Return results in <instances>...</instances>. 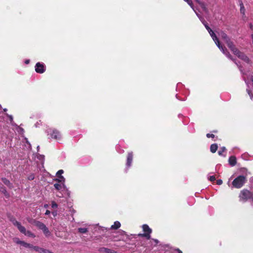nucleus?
Segmentation results:
<instances>
[{
	"instance_id": "41",
	"label": "nucleus",
	"mask_w": 253,
	"mask_h": 253,
	"mask_svg": "<svg viewBox=\"0 0 253 253\" xmlns=\"http://www.w3.org/2000/svg\"><path fill=\"white\" fill-rule=\"evenodd\" d=\"M50 213V211L48 210H46L45 212V215H49Z\"/></svg>"
},
{
	"instance_id": "37",
	"label": "nucleus",
	"mask_w": 253,
	"mask_h": 253,
	"mask_svg": "<svg viewBox=\"0 0 253 253\" xmlns=\"http://www.w3.org/2000/svg\"><path fill=\"white\" fill-rule=\"evenodd\" d=\"M2 192L6 196H8V193L7 192L6 190L5 189H3L2 191Z\"/></svg>"
},
{
	"instance_id": "50",
	"label": "nucleus",
	"mask_w": 253,
	"mask_h": 253,
	"mask_svg": "<svg viewBox=\"0 0 253 253\" xmlns=\"http://www.w3.org/2000/svg\"><path fill=\"white\" fill-rule=\"evenodd\" d=\"M19 129L22 131V132L24 131L23 129L22 128H19Z\"/></svg>"
},
{
	"instance_id": "54",
	"label": "nucleus",
	"mask_w": 253,
	"mask_h": 253,
	"mask_svg": "<svg viewBox=\"0 0 253 253\" xmlns=\"http://www.w3.org/2000/svg\"><path fill=\"white\" fill-rule=\"evenodd\" d=\"M252 197V201H253V195H252V197Z\"/></svg>"
},
{
	"instance_id": "31",
	"label": "nucleus",
	"mask_w": 253,
	"mask_h": 253,
	"mask_svg": "<svg viewBox=\"0 0 253 253\" xmlns=\"http://www.w3.org/2000/svg\"><path fill=\"white\" fill-rule=\"evenodd\" d=\"M34 178H35V176H34V174L33 173L30 174L28 177V179L29 180H32L34 179Z\"/></svg>"
},
{
	"instance_id": "16",
	"label": "nucleus",
	"mask_w": 253,
	"mask_h": 253,
	"mask_svg": "<svg viewBox=\"0 0 253 253\" xmlns=\"http://www.w3.org/2000/svg\"><path fill=\"white\" fill-rule=\"evenodd\" d=\"M217 148H218V146H217V144L214 143V144H211L210 147L211 152L212 153H215L216 151Z\"/></svg>"
},
{
	"instance_id": "52",
	"label": "nucleus",
	"mask_w": 253,
	"mask_h": 253,
	"mask_svg": "<svg viewBox=\"0 0 253 253\" xmlns=\"http://www.w3.org/2000/svg\"><path fill=\"white\" fill-rule=\"evenodd\" d=\"M176 98H177L178 99L180 100V99L178 97L177 95H176Z\"/></svg>"
},
{
	"instance_id": "56",
	"label": "nucleus",
	"mask_w": 253,
	"mask_h": 253,
	"mask_svg": "<svg viewBox=\"0 0 253 253\" xmlns=\"http://www.w3.org/2000/svg\"><path fill=\"white\" fill-rule=\"evenodd\" d=\"M252 27H253V26L251 25V28H252Z\"/></svg>"
},
{
	"instance_id": "46",
	"label": "nucleus",
	"mask_w": 253,
	"mask_h": 253,
	"mask_svg": "<svg viewBox=\"0 0 253 253\" xmlns=\"http://www.w3.org/2000/svg\"><path fill=\"white\" fill-rule=\"evenodd\" d=\"M43 207H44V208L46 209V208H47L48 207V205L45 204V205H44Z\"/></svg>"
},
{
	"instance_id": "23",
	"label": "nucleus",
	"mask_w": 253,
	"mask_h": 253,
	"mask_svg": "<svg viewBox=\"0 0 253 253\" xmlns=\"http://www.w3.org/2000/svg\"><path fill=\"white\" fill-rule=\"evenodd\" d=\"M78 231L81 233H86L88 231V230L86 228H79Z\"/></svg>"
},
{
	"instance_id": "11",
	"label": "nucleus",
	"mask_w": 253,
	"mask_h": 253,
	"mask_svg": "<svg viewBox=\"0 0 253 253\" xmlns=\"http://www.w3.org/2000/svg\"><path fill=\"white\" fill-rule=\"evenodd\" d=\"M35 225L42 230L46 226L44 224L39 221H35Z\"/></svg>"
},
{
	"instance_id": "19",
	"label": "nucleus",
	"mask_w": 253,
	"mask_h": 253,
	"mask_svg": "<svg viewBox=\"0 0 253 253\" xmlns=\"http://www.w3.org/2000/svg\"><path fill=\"white\" fill-rule=\"evenodd\" d=\"M43 234L46 237H48L50 235V232L49 231L48 228L45 226L42 230Z\"/></svg>"
},
{
	"instance_id": "44",
	"label": "nucleus",
	"mask_w": 253,
	"mask_h": 253,
	"mask_svg": "<svg viewBox=\"0 0 253 253\" xmlns=\"http://www.w3.org/2000/svg\"><path fill=\"white\" fill-rule=\"evenodd\" d=\"M153 240L155 242L156 244H157L159 243V241L157 239H153Z\"/></svg>"
},
{
	"instance_id": "32",
	"label": "nucleus",
	"mask_w": 253,
	"mask_h": 253,
	"mask_svg": "<svg viewBox=\"0 0 253 253\" xmlns=\"http://www.w3.org/2000/svg\"><path fill=\"white\" fill-rule=\"evenodd\" d=\"M208 179L211 181H214L215 180V177L214 175L210 176L208 177Z\"/></svg>"
},
{
	"instance_id": "43",
	"label": "nucleus",
	"mask_w": 253,
	"mask_h": 253,
	"mask_svg": "<svg viewBox=\"0 0 253 253\" xmlns=\"http://www.w3.org/2000/svg\"><path fill=\"white\" fill-rule=\"evenodd\" d=\"M29 62H30V60H29V59L26 60L25 61V63L26 64H29Z\"/></svg>"
},
{
	"instance_id": "2",
	"label": "nucleus",
	"mask_w": 253,
	"mask_h": 253,
	"mask_svg": "<svg viewBox=\"0 0 253 253\" xmlns=\"http://www.w3.org/2000/svg\"><path fill=\"white\" fill-rule=\"evenodd\" d=\"M228 47L238 58L243 60L247 63H250V60L249 58L243 52L239 50L233 44V42L228 43Z\"/></svg>"
},
{
	"instance_id": "45",
	"label": "nucleus",
	"mask_w": 253,
	"mask_h": 253,
	"mask_svg": "<svg viewBox=\"0 0 253 253\" xmlns=\"http://www.w3.org/2000/svg\"><path fill=\"white\" fill-rule=\"evenodd\" d=\"M176 251H177L178 253H182V252L178 249H177Z\"/></svg>"
},
{
	"instance_id": "30",
	"label": "nucleus",
	"mask_w": 253,
	"mask_h": 253,
	"mask_svg": "<svg viewBox=\"0 0 253 253\" xmlns=\"http://www.w3.org/2000/svg\"><path fill=\"white\" fill-rule=\"evenodd\" d=\"M194 11L195 12L196 15L198 17V18H199V19L201 21H202V19H203V17H202L197 11L195 9V10H194Z\"/></svg>"
},
{
	"instance_id": "14",
	"label": "nucleus",
	"mask_w": 253,
	"mask_h": 253,
	"mask_svg": "<svg viewBox=\"0 0 253 253\" xmlns=\"http://www.w3.org/2000/svg\"><path fill=\"white\" fill-rule=\"evenodd\" d=\"M33 250L36 251V252H38L40 253H46V250L40 248L38 246H33L32 248Z\"/></svg>"
},
{
	"instance_id": "53",
	"label": "nucleus",
	"mask_w": 253,
	"mask_h": 253,
	"mask_svg": "<svg viewBox=\"0 0 253 253\" xmlns=\"http://www.w3.org/2000/svg\"><path fill=\"white\" fill-rule=\"evenodd\" d=\"M39 148H40V146H37V149H38V151L39 150Z\"/></svg>"
},
{
	"instance_id": "38",
	"label": "nucleus",
	"mask_w": 253,
	"mask_h": 253,
	"mask_svg": "<svg viewBox=\"0 0 253 253\" xmlns=\"http://www.w3.org/2000/svg\"><path fill=\"white\" fill-rule=\"evenodd\" d=\"M205 28L208 30V31L209 32L210 30H211L210 27L208 26V25H205Z\"/></svg>"
},
{
	"instance_id": "29",
	"label": "nucleus",
	"mask_w": 253,
	"mask_h": 253,
	"mask_svg": "<svg viewBox=\"0 0 253 253\" xmlns=\"http://www.w3.org/2000/svg\"><path fill=\"white\" fill-rule=\"evenodd\" d=\"M200 6H201V7L202 8V9H203L204 11H207V8H206V5H205V4L203 2V3H200Z\"/></svg>"
},
{
	"instance_id": "28",
	"label": "nucleus",
	"mask_w": 253,
	"mask_h": 253,
	"mask_svg": "<svg viewBox=\"0 0 253 253\" xmlns=\"http://www.w3.org/2000/svg\"><path fill=\"white\" fill-rule=\"evenodd\" d=\"M247 91L248 93L249 94L251 99H253V94L251 93V90L249 88H247Z\"/></svg>"
},
{
	"instance_id": "40",
	"label": "nucleus",
	"mask_w": 253,
	"mask_h": 253,
	"mask_svg": "<svg viewBox=\"0 0 253 253\" xmlns=\"http://www.w3.org/2000/svg\"><path fill=\"white\" fill-rule=\"evenodd\" d=\"M202 22V23L204 24V25L205 26V25H208V23L205 21V20H204V19L203 18V19H202V21H201Z\"/></svg>"
},
{
	"instance_id": "4",
	"label": "nucleus",
	"mask_w": 253,
	"mask_h": 253,
	"mask_svg": "<svg viewBox=\"0 0 253 253\" xmlns=\"http://www.w3.org/2000/svg\"><path fill=\"white\" fill-rule=\"evenodd\" d=\"M247 181L246 177L243 175H239L232 181V188H241Z\"/></svg>"
},
{
	"instance_id": "26",
	"label": "nucleus",
	"mask_w": 253,
	"mask_h": 253,
	"mask_svg": "<svg viewBox=\"0 0 253 253\" xmlns=\"http://www.w3.org/2000/svg\"><path fill=\"white\" fill-rule=\"evenodd\" d=\"M245 82L246 83V84L247 85L248 87H249L250 86H253V80L252 79L251 81L247 82L245 81Z\"/></svg>"
},
{
	"instance_id": "10",
	"label": "nucleus",
	"mask_w": 253,
	"mask_h": 253,
	"mask_svg": "<svg viewBox=\"0 0 253 253\" xmlns=\"http://www.w3.org/2000/svg\"><path fill=\"white\" fill-rule=\"evenodd\" d=\"M219 35L222 38V39H223V40H225V42L227 43L228 46V43L229 42H232L230 41V40L229 39V38L228 37L227 35L224 32H221L220 34H219Z\"/></svg>"
},
{
	"instance_id": "7",
	"label": "nucleus",
	"mask_w": 253,
	"mask_h": 253,
	"mask_svg": "<svg viewBox=\"0 0 253 253\" xmlns=\"http://www.w3.org/2000/svg\"><path fill=\"white\" fill-rule=\"evenodd\" d=\"M35 71L37 73L42 74L45 71V67L43 63L38 62L35 65Z\"/></svg>"
},
{
	"instance_id": "36",
	"label": "nucleus",
	"mask_w": 253,
	"mask_h": 253,
	"mask_svg": "<svg viewBox=\"0 0 253 253\" xmlns=\"http://www.w3.org/2000/svg\"><path fill=\"white\" fill-rule=\"evenodd\" d=\"M216 184L219 185H221L222 184V180L221 179H218L216 181Z\"/></svg>"
},
{
	"instance_id": "24",
	"label": "nucleus",
	"mask_w": 253,
	"mask_h": 253,
	"mask_svg": "<svg viewBox=\"0 0 253 253\" xmlns=\"http://www.w3.org/2000/svg\"><path fill=\"white\" fill-rule=\"evenodd\" d=\"M184 0L187 2V3L190 6V7L192 8V9L193 10H195V8L193 6L192 0Z\"/></svg>"
},
{
	"instance_id": "20",
	"label": "nucleus",
	"mask_w": 253,
	"mask_h": 253,
	"mask_svg": "<svg viewBox=\"0 0 253 253\" xmlns=\"http://www.w3.org/2000/svg\"><path fill=\"white\" fill-rule=\"evenodd\" d=\"M112 250L106 248H101L100 249V251L101 252H104L106 253H112Z\"/></svg>"
},
{
	"instance_id": "48",
	"label": "nucleus",
	"mask_w": 253,
	"mask_h": 253,
	"mask_svg": "<svg viewBox=\"0 0 253 253\" xmlns=\"http://www.w3.org/2000/svg\"><path fill=\"white\" fill-rule=\"evenodd\" d=\"M196 1L200 4V3H203L200 0H196Z\"/></svg>"
},
{
	"instance_id": "22",
	"label": "nucleus",
	"mask_w": 253,
	"mask_h": 253,
	"mask_svg": "<svg viewBox=\"0 0 253 253\" xmlns=\"http://www.w3.org/2000/svg\"><path fill=\"white\" fill-rule=\"evenodd\" d=\"M21 245L25 247V248H32L33 246L30 244L27 243L24 241H22Z\"/></svg>"
},
{
	"instance_id": "17",
	"label": "nucleus",
	"mask_w": 253,
	"mask_h": 253,
	"mask_svg": "<svg viewBox=\"0 0 253 253\" xmlns=\"http://www.w3.org/2000/svg\"><path fill=\"white\" fill-rule=\"evenodd\" d=\"M226 151V148L224 146L221 147L220 150L218 151V154L219 156L225 157V155L224 154Z\"/></svg>"
},
{
	"instance_id": "49",
	"label": "nucleus",
	"mask_w": 253,
	"mask_h": 253,
	"mask_svg": "<svg viewBox=\"0 0 253 253\" xmlns=\"http://www.w3.org/2000/svg\"><path fill=\"white\" fill-rule=\"evenodd\" d=\"M52 214H53L54 216H55V215H56V212H53Z\"/></svg>"
},
{
	"instance_id": "42",
	"label": "nucleus",
	"mask_w": 253,
	"mask_h": 253,
	"mask_svg": "<svg viewBox=\"0 0 253 253\" xmlns=\"http://www.w3.org/2000/svg\"><path fill=\"white\" fill-rule=\"evenodd\" d=\"M8 117L9 118V119H10V121L12 122V120H13L12 116L11 115H8Z\"/></svg>"
},
{
	"instance_id": "13",
	"label": "nucleus",
	"mask_w": 253,
	"mask_h": 253,
	"mask_svg": "<svg viewBox=\"0 0 253 253\" xmlns=\"http://www.w3.org/2000/svg\"><path fill=\"white\" fill-rule=\"evenodd\" d=\"M142 229L145 233H151L152 232V229L147 224L143 225Z\"/></svg>"
},
{
	"instance_id": "27",
	"label": "nucleus",
	"mask_w": 253,
	"mask_h": 253,
	"mask_svg": "<svg viewBox=\"0 0 253 253\" xmlns=\"http://www.w3.org/2000/svg\"><path fill=\"white\" fill-rule=\"evenodd\" d=\"M14 241L17 244H20L21 245L22 243V241H20L18 238H17L14 239Z\"/></svg>"
},
{
	"instance_id": "3",
	"label": "nucleus",
	"mask_w": 253,
	"mask_h": 253,
	"mask_svg": "<svg viewBox=\"0 0 253 253\" xmlns=\"http://www.w3.org/2000/svg\"><path fill=\"white\" fill-rule=\"evenodd\" d=\"M11 222H12L13 224L16 226L17 228L19 229V230L23 234H24L25 235L27 236L28 237H35V235L34 234L32 233L30 231H27L26 228L21 225V223L17 221L15 219H11Z\"/></svg>"
},
{
	"instance_id": "9",
	"label": "nucleus",
	"mask_w": 253,
	"mask_h": 253,
	"mask_svg": "<svg viewBox=\"0 0 253 253\" xmlns=\"http://www.w3.org/2000/svg\"><path fill=\"white\" fill-rule=\"evenodd\" d=\"M133 159V154L132 152H129L128 154L127 157V160H126V167L127 168H129L131 165Z\"/></svg>"
},
{
	"instance_id": "1",
	"label": "nucleus",
	"mask_w": 253,
	"mask_h": 253,
	"mask_svg": "<svg viewBox=\"0 0 253 253\" xmlns=\"http://www.w3.org/2000/svg\"><path fill=\"white\" fill-rule=\"evenodd\" d=\"M210 36L212 38V40L214 41L215 43L217 46V47L219 48V49L222 52L223 54H224L229 59L233 60L234 63L238 66L240 71H242L240 65L236 62V60H234L231 55L229 54V53L227 51L226 49L224 48L222 45H220L219 41L216 36V35L213 32L212 30H210L209 32Z\"/></svg>"
},
{
	"instance_id": "34",
	"label": "nucleus",
	"mask_w": 253,
	"mask_h": 253,
	"mask_svg": "<svg viewBox=\"0 0 253 253\" xmlns=\"http://www.w3.org/2000/svg\"><path fill=\"white\" fill-rule=\"evenodd\" d=\"M207 137L208 138H214V135L213 134L208 133L207 134Z\"/></svg>"
},
{
	"instance_id": "8",
	"label": "nucleus",
	"mask_w": 253,
	"mask_h": 253,
	"mask_svg": "<svg viewBox=\"0 0 253 253\" xmlns=\"http://www.w3.org/2000/svg\"><path fill=\"white\" fill-rule=\"evenodd\" d=\"M56 180L62 183V184L57 183L54 184V187L55 188L58 190H60L64 186V183L65 182V178L63 176H60L59 177V179H56Z\"/></svg>"
},
{
	"instance_id": "39",
	"label": "nucleus",
	"mask_w": 253,
	"mask_h": 253,
	"mask_svg": "<svg viewBox=\"0 0 253 253\" xmlns=\"http://www.w3.org/2000/svg\"><path fill=\"white\" fill-rule=\"evenodd\" d=\"M202 22V23L204 24V25L205 26V25H208V23L205 21V20H204V19L203 18V19H202V21H201Z\"/></svg>"
},
{
	"instance_id": "47",
	"label": "nucleus",
	"mask_w": 253,
	"mask_h": 253,
	"mask_svg": "<svg viewBox=\"0 0 253 253\" xmlns=\"http://www.w3.org/2000/svg\"><path fill=\"white\" fill-rule=\"evenodd\" d=\"M46 253H52V252H51L49 251V250H46Z\"/></svg>"
},
{
	"instance_id": "51",
	"label": "nucleus",
	"mask_w": 253,
	"mask_h": 253,
	"mask_svg": "<svg viewBox=\"0 0 253 253\" xmlns=\"http://www.w3.org/2000/svg\"><path fill=\"white\" fill-rule=\"evenodd\" d=\"M40 157H41L42 158H44V156L41 155V156H40Z\"/></svg>"
},
{
	"instance_id": "18",
	"label": "nucleus",
	"mask_w": 253,
	"mask_h": 253,
	"mask_svg": "<svg viewBox=\"0 0 253 253\" xmlns=\"http://www.w3.org/2000/svg\"><path fill=\"white\" fill-rule=\"evenodd\" d=\"M1 180L5 185L8 186L9 187H11L12 184L10 183V181L6 179V178H2Z\"/></svg>"
},
{
	"instance_id": "33",
	"label": "nucleus",
	"mask_w": 253,
	"mask_h": 253,
	"mask_svg": "<svg viewBox=\"0 0 253 253\" xmlns=\"http://www.w3.org/2000/svg\"><path fill=\"white\" fill-rule=\"evenodd\" d=\"M57 206V204L54 201L51 202V207L52 208H56Z\"/></svg>"
},
{
	"instance_id": "25",
	"label": "nucleus",
	"mask_w": 253,
	"mask_h": 253,
	"mask_svg": "<svg viewBox=\"0 0 253 253\" xmlns=\"http://www.w3.org/2000/svg\"><path fill=\"white\" fill-rule=\"evenodd\" d=\"M150 234L151 233H144V234H140V236H143V237H145L147 239H151Z\"/></svg>"
},
{
	"instance_id": "35",
	"label": "nucleus",
	"mask_w": 253,
	"mask_h": 253,
	"mask_svg": "<svg viewBox=\"0 0 253 253\" xmlns=\"http://www.w3.org/2000/svg\"><path fill=\"white\" fill-rule=\"evenodd\" d=\"M63 172L64 171L62 169H60L57 172L56 175H61L63 173Z\"/></svg>"
},
{
	"instance_id": "12",
	"label": "nucleus",
	"mask_w": 253,
	"mask_h": 253,
	"mask_svg": "<svg viewBox=\"0 0 253 253\" xmlns=\"http://www.w3.org/2000/svg\"><path fill=\"white\" fill-rule=\"evenodd\" d=\"M228 162H229V164L231 166H234L236 164V163H237L236 157L234 156L230 157L229 158V160H228Z\"/></svg>"
},
{
	"instance_id": "21",
	"label": "nucleus",
	"mask_w": 253,
	"mask_h": 253,
	"mask_svg": "<svg viewBox=\"0 0 253 253\" xmlns=\"http://www.w3.org/2000/svg\"><path fill=\"white\" fill-rule=\"evenodd\" d=\"M240 11L243 14H245V8L242 1H240Z\"/></svg>"
},
{
	"instance_id": "55",
	"label": "nucleus",
	"mask_w": 253,
	"mask_h": 253,
	"mask_svg": "<svg viewBox=\"0 0 253 253\" xmlns=\"http://www.w3.org/2000/svg\"><path fill=\"white\" fill-rule=\"evenodd\" d=\"M7 111V109H4V112H5V111Z\"/></svg>"
},
{
	"instance_id": "5",
	"label": "nucleus",
	"mask_w": 253,
	"mask_h": 253,
	"mask_svg": "<svg viewBox=\"0 0 253 253\" xmlns=\"http://www.w3.org/2000/svg\"><path fill=\"white\" fill-rule=\"evenodd\" d=\"M251 197H252V195L250 192L248 190L244 189L241 191L240 193V201L243 202H245Z\"/></svg>"
},
{
	"instance_id": "15",
	"label": "nucleus",
	"mask_w": 253,
	"mask_h": 253,
	"mask_svg": "<svg viewBox=\"0 0 253 253\" xmlns=\"http://www.w3.org/2000/svg\"><path fill=\"white\" fill-rule=\"evenodd\" d=\"M121 226V223L119 221H116L114 223V224L112 225L111 227V229L116 230L119 228Z\"/></svg>"
},
{
	"instance_id": "6",
	"label": "nucleus",
	"mask_w": 253,
	"mask_h": 253,
	"mask_svg": "<svg viewBox=\"0 0 253 253\" xmlns=\"http://www.w3.org/2000/svg\"><path fill=\"white\" fill-rule=\"evenodd\" d=\"M49 134H50L51 137L52 138L60 140L61 138V135L60 133L56 129L50 130L49 131H48Z\"/></svg>"
}]
</instances>
